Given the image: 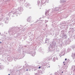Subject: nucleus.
Wrapping results in <instances>:
<instances>
[{
    "instance_id": "nucleus-5",
    "label": "nucleus",
    "mask_w": 75,
    "mask_h": 75,
    "mask_svg": "<svg viewBox=\"0 0 75 75\" xmlns=\"http://www.w3.org/2000/svg\"><path fill=\"white\" fill-rule=\"evenodd\" d=\"M41 74H42V71H41Z\"/></svg>"
},
{
    "instance_id": "nucleus-9",
    "label": "nucleus",
    "mask_w": 75,
    "mask_h": 75,
    "mask_svg": "<svg viewBox=\"0 0 75 75\" xmlns=\"http://www.w3.org/2000/svg\"><path fill=\"white\" fill-rule=\"evenodd\" d=\"M0 43H1V42H0Z\"/></svg>"
},
{
    "instance_id": "nucleus-10",
    "label": "nucleus",
    "mask_w": 75,
    "mask_h": 75,
    "mask_svg": "<svg viewBox=\"0 0 75 75\" xmlns=\"http://www.w3.org/2000/svg\"><path fill=\"white\" fill-rule=\"evenodd\" d=\"M62 73H63V71H62Z\"/></svg>"
},
{
    "instance_id": "nucleus-6",
    "label": "nucleus",
    "mask_w": 75,
    "mask_h": 75,
    "mask_svg": "<svg viewBox=\"0 0 75 75\" xmlns=\"http://www.w3.org/2000/svg\"><path fill=\"white\" fill-rule=\"evenodd\" d=\"M65 61H67V59H65Z\"/></svg>"
},
{
    "instance_id": "nucleus-8",
    "label": "nucleus",
    "mask_w": 75,
    "mask_h": 75,
    "mask_svg": "<svg viewBox=\"0 0 75 75\" xmlns=\"http://www.w3.org/2000/svg\"><path fill=\"white\" fill-rule=\"evenodd\" d=\"M28 69H26V71H28Z\"/></svg>"
},
{
    "instance_id": "nucleus-2",
    "label": "nucleus",
    "mask_w": 75,
    "mask_h": 75,
    "mask_svg": "<svg viewBox=\"0 0 75 75\" xmlns=\"http://www.w3.org/2000/svg\"><path fill=\"white\" fill-rule=\"evenodd\" d=\"M67 1V0H61L60 1V3H63V2H65Z\"/></svg>"
},
{
    "instance_id": "nucleus-7",
    "label": "nucleus",
    "mask_w": 75,
    "mask_h": 75,
    "mask_svg": "<svg viewBox=\"0 0 75 75\" xmlns=\"http://www.w3.org/2000/svg\"><path fill=\"white\" fill-rule=\"evenodd\" d=\"M73 67H74V68H75V66H73Z\"/></svg>"
},
{
    "instance_id": "nucleus-3",
    "label": "nucleus",
    "mask_w": 75,
    "mask_h": 75,
    "mask_svg": "<svg viewBox=\"0 0 75 75\" xmlns=\"http://www.w3.org/2000/svg\"><path fill=\"white\" fill-rule=\"evenodd\" d=\"M47 22H48V21L45 20V23H47Z\"/></svg>"
},
{
    "instance_id": "nucleus-1",
    "label": "nucleus",
    "mask_w": 75,
    "mask_h": 75,
    "mask_svg": "<svg viewBox=\"0 0 75 75\" xmlns=\"http://www.w3.org/2000/svg\"><path fill=\"white\" fill-rule=\"evenodd\" d=\"M30 54H32V56H33V57L35 55V54H36L35 52H34V53L33 52H31Z\"/></svg>"
},
{
    "instance_id": "nucleus-11",
    "label": "nucleus",
    "mask_w": 75,
    "mask_h": 75,
    "mask_svg": "<svg viewBox=\"0 0 75 75\" xmlns=\"http://www.w3.org/2000/svg\"><path fill=\"white\" fill-rule=\"evenodd\" d=\"M10 75V74H8V75Z\"/></svg>"
},
{
    "instance_id": "nucleus-4",
    "label": "nucleus",
    "mask_w": 75,
    "mask_h": 75,
    "mask_svg": "<svg viewBox=\"0 0 75 75\" xmlns=\"http://www.w3.org/2000/svg\"><path fill=\"white\" fill-rule=\"evenodd\" d=\"M40 68H41V67H39V69H40Z\"/></svg>"
}]
</instances>
